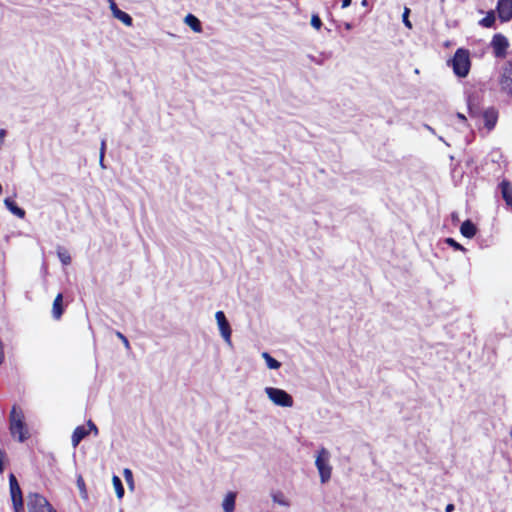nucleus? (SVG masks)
I'll return each mask as SVG.
<instances>
[{
  "mask_svg": "<svg viewBox=\"0 0 512 512\" xmlns=\"http://www.w3.org/2000/svg\"><path fill=\"white\" fill-rule=\"evenodd\" d=\"M64 312L63 308V296L61 293H59L54 301H53V308H52V314L55 319H60Z\"/></svg>",
  "mask_w": 512,
  "mask_h": 512,
  "instance_id": "nucleus-17",
  "label": "nucleus"
},
{
  "mask_svg": "<svg viewBox=\"0 0 512 512\" xmlns=\"http://www.w3.org/2000/svg\"><path fill=\"white\" fill-rule=\"evenodd\" d=\"M99 162H100V166H101L102 168H105V165H104V157H102V154H100Z\"/></svg>",
  "mask_w": 512,
  "mask_h": 512,
  "instance_id": "nucleus-39",
  "label": "nucleus"
},
{
  "mask_svg": "<svg viewBox=\"0 0 512 512\" xmlns=\"http://www.w3.org/2000/svg\"><path fill=\"white\" fill-rule=\"evenodd\" d=\"M455 509L453 504H448L445 508V512H453Z\"/></svg>",
  "mask_w": 512,
  "mask_h": 512,
  "instance_id": "nucleus-35",
  "label": "nucleus"
},
{
  "mask_svg": "<svg viewBox=\"0 0 512 512\" xmlns=\"http://www.w3.org/2000/svg\"><path fill=\"white\" fill-rule=\"evenodd\" d=\"M57 255L63 265H69L71 263V256L64 249L58 248Z\"/></svg>",
  "mask_w": 512,
  "mask_h": 512,
  "instance_id": "nucleus-23",
  "label": "nucleus"
},
{
  "mask_svg": "<svg viewBox=\"0 0 512 512\" xmlns=\"http://www.w3.org/2000/svg\"><path fill=\"white\" fill-rule=\"evenodd\" d=\"M501 193L507 205L512 207V185L509 181L503 180L500 183Z\"/></svg>",
  "mask_w": 512,
  "mask_h": 512,
  "instance_id": "nucleus-15",
  "label": "nucleus"
},
{
  "mask_svg": "<svg viewBox=\"0 0 512 512\" xmlns=\"http://www.w3.org/2000/svg\"><path fill=\"white\" fill-rule=\"evenodd\" d=\"M215 319L218 325V329L221 337L228 346H232V329L223 311H217L215 313Z\"/></svg>",
  "mask_w": 512,
  "mask_h": 512,
  "instance_id": "nucleus-8",
  "label": "nucleus"
},
{
  "mask_svg": "<svg viewBox=\"0 0 512 512\" xmlns=\"http://www.w3.org/2000/svg\"><path fill=\"white\" fill-rule=\"evenodd\" d=\"M7 461L6 452L0 448V474H2L5 470V462Z\"/></svg>",
  "mask_w": 512,
  "mask_h": 512,
  "instance_id": "nucleus-27",
  "label": "nucleus"
},
{
  "mask_svg": "<svg viewBox=\"0 0 512 512\" xmlns=\"http://www.w3.org/2000/svg\"><path fill=\"white\" fill-rule=\"evenodd\" d=\"M105 149H106V142H105V140H102L101 147H100V154H102V157H104Z\"/></svg>",
  "mask_w": 512,
  "mask_h": 512,
  "instance_id": "nucleus-33",
  "label": "nucleus"
},
{
  "mask_svg": "<svg viewBox=\"0 0 512 512\" xmlns=\"http://www.w3.org/2000/svg\"><path fill=\"white\" fill-rule=\"evenodd\" d=\"M497 82L500 91L509 97H512V62L503 64L499 71Z\"/></svg>",
  "mask_w": 512,
  "mask_h": 512,
  "instance_id": "nucleus-7",
  "label": "nucleus"
},
{
  "mask_svg": "<svg viewBox=\"0 0 512 512\" xmlns=\"http://www.w3.org/2000/svg\"><path fill=\"white\" fill-rule=\"evenodd\" d=\"M499 18L506 22L512 17V0H499L497 5Z\"/></svg>",
  "mask_w": 512,
  "mask_h": 512,
  "instance_id": "nucleus-10",
  "label": "nucleus"
},
{
  "mask_svg": "<svg viewBox=\"0 0 512 512\" xmlns=\"http://www.w3.org/2000/svg\"><path fill=\"white\" fill-rule=\"evenodd\" d=\"M88 435V431L84 426H78L73 431L71 442L73 447H77L79 443Z\"/></svg>",
  "mask_w": 512,
  "mask_h": 512,
  "instance_id": "nucleus-14",
  "label": "nucleus"
},
{
  "mask_svg": "<svg viewBox=\"0 0 512 512\" xmlns=\"http://www.w3.org/2000/svg\"><path fill=\"white\" fill-rule=\"evenodd\" d=\"M236 493L229 492L223 499L222 508L224 512H234L235 510Z\"/></svg>",
  "mask_w": 512,
  "mask_h": 512,
  "instance_id": "nucleus-16",
  "label": "nucleus"
},
{
  "mask_svg": "<svg viewBox=\"0 0 512 512\" xmlns=\"http://www.w3.org/2000/svg\"><path fill=\"white\" fill-rule=\"evenodd\" d=\"M112 482H113V486L115 488L117 497L119 499H122L125 495V489L122 484V480L117 475H113Z\"/></svg>",
  "mask_w": 512,
  "mask_h": 512,
  "instance_id": "nucleus-20",
  "label": "nucleus"
},
{
  "mask_svg": "<svg viewBox=\"0 0 512 512\" xmlns=\"http://www.w3.org/2000/svg\"><path fill=\"white\" fill-rule=\"evenodd\" d=\"M9 431L12 437H17L21 443L25 442L30 436L24 413L17 405L12 407L9 414Z\"/></svg>",
  "mask_w": 512,
  "mask_h": 512,
  "instance_id": "nucleus-1",
  "label": "nucleus"
},
{
  "mask_svg": "<svg viewBox=\"0 0 512 512\" xmlns=\"http://www.w3.org/2000/svg\"><path fill=\"white\" fill-rule=\"evenodd\" d=\"M350 4H351V0H343L342 8H347L348 6H350Z\"/></svg>",
  "mask_w": 512,
  "mask_h": 512,
  "instance_id": "nucleus-37",
  "label": "nucleus"
},
{
  "mask_svg": "<svg viewBox=\"0 0 512 512\" xmlns=\"http://www.w3.org/2000/svg\"><path fill=\"white\" fill-rule=\"evenodd\" d=\"M483 118L485 127L491 131L497 123L498 112L494 108H488L483 112Z\"/></svg>",
  "mask_w": 512,
  "mask_h": 512,
  "instance_id": "nucleus-11",
  "label": "nucleus"
},
{
  "mask_svg": "<svg viewBox=\"0 0 512 512\" xmlns=\"http://www.w3.org/2000/svg\"><path fill=\"white\" fill-rule=\"evenodd\" d=\"M491 46L493 48L495 56L503 58L507 53L509 42L507 38L502 34H496L492 39Z\"/></svg>",
  "mask_w": 512,
  "mask_h": 512,
  "instance_id": "nucleus-9",
  "label": "nucleus"
},
{
  "mask_svg": "<svg viewBox=\"0 0 512 512\" xmlns=\"http://www.w3.org/2000/svg\"><path fill=\"white\" fill-rule=\"evenodd\" d=\"M272 500L275 504L280 506L289 507L290 501L286 498V496L282 492H275L272 495Z\"/></svg>",
  "mask_w": 512,
  "mask_h": 512,
  "instance_id": "nucleus-22",
  "label": "nucleus"
},
{
  "mask_svg": "<svg viewBox=\"0 0 512 512\" xmlns=\"http://www.w3.org/2000/svg\"><path fill=\"white\" fill-rule=\"evenodd\" d=\"M311 25H312V27H314L317 30H319L321 28L322 21H321V19L319 18L318 15H316V14L312 15V17H311Z\"/></svg>",
  "mask_w": 512,
  "mask_h": 512,
  "instance_id": "nucleus-29",
  "label": "nucleus"
},
{
  "mask_svg": "<svg viewBox=\"0 0 512 512\" xmlns=\"http://www.w3.org/2000/svg\"><path fill=\"white\" fill-rule=\"evenodd\" d=\"M451 65L458 77H466L470 70L469 52L464 49H458L451 60Z\"/></svg>",
  "mask_w": 512,
  "mask_h": 512,
  "instance_id": "nucleus-3",
  "label": "nucleus"
},
{
  "mask_svg": "<svg viewBox=\"0 0 512 512\" xmlns=\"http://www.w3.org/2000/svg\"><path fill=\"white\" fill-rule=\"evenodd\" d=\"M345 28H346L347 30H351V29H352V25H351V23H348V22H347V23H345Z\"/></svg>",
  "mask_w": 512,
  "mask_h": 512,
  "instance_id": "nucleus-41",
  "label": "nucleus"
},
{
  "mask_svg": "<svg viewBox=\"0 0 512 512\" xmlns=\"http://www.w3.org/2000/svg\"><path fill=\"white\" fill-rule=\"evenodd\" d=\"M460 232L466 238H473L476 235L477 228L470 220H466L462 223Z\"/></svg>",
  "mask_w": 512,
  "mask_h": 512,
  "instance_id": "nucleus-18",
  "label": "nucleus"
},
{
  "mask_svg": "<svg viewBox=\"0 0 512 512\" xmlns=\"http://www.w3.org/2000/svg\"><path fill=\"white\" fill-rule=\"evenodd\" d=\"M122 475L126 481V483H128V468H124L123 471H122Z\"/></svg>",
  "mask_w": 512,
  "mask_h": 512,
  "instance_id": "nucleus-34",
  "label": "nucleus"
},
{
  "mask_svg": "<svg viewBox=\"0 0 512 512\" xmlns=\"http://www.w3.org/2000/svg\"><path fill=\"white\" fill-rule=\"evenodd\" d=\"M77 487L79 488L80 490V493L82 495L83 498H87V492H86V487H85V482L82 478V476H79L77 478Z\"/></svg>",
  "mask_w": 512,
  "mask_h": 512,
  "instance_id": "nucleus-26",
  "label": "nucleus"
},
{
  "mask_svg": "<svg viewBox=\"0 0 512 512\" xmlns=\"http://www.w3.org/2000/svg\"><path fill=\"white\" fill-rule=\"evenodd\" d=\"M495 22V15L493 11L487 13V15L480 20V24L484 27H491Z\"/></svg>",
  "mask_w": 512,
  "mask_h": 512,
  "instance_id": "nucleus-24",
  "label": "nucleus"
},
{
  "mask_svg": "<svg viewBox=\"0 0 512 512\" xmlns=\"http://www.w3.org/2000/svg\"><path fill=\"white\" fill-rule=\"evenodd\" d=\"M9 490L14 512H24V501L20 484L13 473L9 474Z\"/></svg>",
  "mask_w": 512,
  "mask_h": 512,
  "instance_id": "nucleus-5",
  "label": "nucleus"
},
{
  "mask_svg": "<svg viewBox=\"0 0 512 512\" xmlns=\"http://www.w3.org/2000/svg\"><path fill=\"white\" fill-rule=\"evenodd\" d=\"M361 5L363 7H367L368 6V0H362Z\"/></svg>",
  "mask_w": 512,
  "mask_h": 512,
  "instance_id": "nucleus-42",
  "label": "nucleus"
},
{
  "mask_svg": "<svg viewBox=\"0 0 512 512\" xmlns=\"http://www.w3.org/2000/svg\"><path fill=\"white\" fill-rule=\"evenodd\" d=\"M457 117H458V119H460V120H462V121H465V120H466L465 115H464V114H462V113H457Z\"/></svg>",
  "mask_w": 512,
  "mask_h": 512,
  "instance_id": "nucleus-40",
  "label": "nucleus"
},
{
  "mask_svg": "<svg viewBox=\"0 0 512 512\" xmlns=\"http://www.w3.org/2000/svg\"><path fill=\"white\" fill-rule=\"evenodd\" d=\"M330 452L322 447L317 451L315 458V466L319 472L320 480L326 483L330 480L332 474V466L330 465Z\"/></svg>",
  "mask_w": 512,
  "mask_h": 512,
  "instance_id": "nucleus-2",
  "label": "nucleus"
},
{
  "mask_svg": "<svg viewBox=\"0 0 512 512\" xmlns=\"http://www.w3.org/2000/svg\"><path fill=\"white\" fill-rule=\"evenodd\" d=\"M118 338H120L126 348H128V337L121 332H116Z\"/></svg>",
  "mask_w": 512,
  "mask_h": 512,
  "instance_id": "nucleus-31",
  "label": "nucleus"
},
{
  "mask_svg": "<svg viewBox=\"0 0 512 512\" xmlns=\"http://www.w3.org/2000/svg\"><path fill=\"white\" fill-rule=\"evenodd\" d=\"M468 110L471 117H477L479 115L478 107L474 105L470 99L468 101Z\"/></svg>",
  "mask_w": 512,
  "mask_h": 512,
  "instance_id": "nucleus-28",
  "label": "nucleus"
},
{
  "mask_svg": "<svg viewBox=\"0 0 512 512\" xmlns=\"http://www.w3.org/2000/svg\"><path fill=\"white\" fill-rule=\"evenodd\" d=\"M510 437H511V439H512V430L510 431Z\"/></svg>",
  "mask_w": 512,
  "mask_h": 512,
  "instance_id": "nucleus-44",
  "label": "nucleus"
},
{
  "mask_svg": "<svg viewBox=\"0 0 512 512\" xmlns=\"http://www.w3.org/2000/svg\"><path fill=\"white\" fill-rule=\"evenodd\" d=\"M445 0H441V2H444Z\"/></svg>",
  "mask_w": 512,
  "mask_h": 512,
  "instance_id": "nucleus-45",
  "label": "nucleus"
},
{
  "mask_svg": "<svg viewBox=\"0 0 512 512\" xmlns=\"http://www.w3.org/2000/svg\"><path fill=\"white\" fill-rule=\"evenodd\" d=\"M446 243H447L449 246H451V247H453L454 249H456V250L465 251V248H464L462 245H460L458 242H456L453 238H447V239H446Z\"/></svg>",
  "mask_w": 512,
  "mask_h": 512,
  "instance_id": "nucleus-30",
  "label": "nucleus"
},
{
  "mask_svg": "<svg viewBox=\"0 0 512 512\" xmlns=\"http://www.w3.org/2000/svg\"><path fill=\"white\" fill-rule=\"evenodd\" d=\"M4 205L13 215L17 216L18 218L23 219L25 217V210L18 206V204L13 199L9 197L5 198Z\"/></svg>",
  "mask_w": 512,
  "mask_h": 512,
  "instance_id": "nucleus-12",
  "label": "nucleus"
},
{
  "mask_svg": "<svg viewBox=\"0 0 512 512\" xmlns=\"http://www.w3.org/2000/svg\"><path fill=\"white\" fill-rule=\"evenodd\" d=\"M109 8L115 18L120 20L124 25L128 26V13L120 10L115 0H107Z\"/></svg>",
  "mask_w": 512,
  "mask_h": 512,
  "instance_id": "nucleus-13",
  "label": "nucleus"
},
{
  "mask_svg": "<svg viewBox=\"0 0 512 512\" xmlns=\"http://www.w3.org/2000/svg\"><path fill=\"white\" fill-rule=\"evenodd\" d=\"M88 425H89L91 430H94L97 433V431H98L97 427H96V425L91 420L88 421Z\"/></svg>",
  "mask_w": 512,
  "mask_h": 512,
  "instance_id": "nucleus-36",
  "label": "nucleus"
},
{
  "mask_svg": "<svg viewBox=\"0 0 512 512\" xmlns=\"http://www.w3.org/2000/svg\"><path fill=\"white\" fill-rule=\"evenodd\" d=\"M129 489H130V491H131V490H133V482H132V480H131V479H130V486H129Z\"/></svg>",
  "mask_w": 512,
  "mask_h": 512,
  "instance_id": "nucleus-43",
  "label": "nucleus"
},
{
  "mask_svg": "<svg viewBox=\"0 0 512 512\" xmlns=\"http://www.w3.org/2000/svg\"><path fill=\"white\" fill-rule=\"evenodd\" d=\"M29 512H57L49 501L39 493H29L27 496Z\"/></svg>",
  "mask_w": 512,
  "mask_h": 512,
  "instance_id": "nucleus-6",
  "label": "nucleus"
},
{
  "mask_svg": "<svg viewBox=\"0 0 512 512\" xmlns=\"http://www.w3.org/2000/svg\"><path fill=\"white\" fill-rule=\"evenodd\" d=\"M409 14H410V9L408 7H405L404 11H403V15H402V21L408 29H412V23L409 20Z\"/></svg>",
  "mask_w": 512,
  "mask_h": 512,
  "instance_id": "nucleus-25",
  "label": "nucleus"
},
{
  "mask_svg": "<svg viewBox=\"0 0 512 512\" xmlns=\"http://www.w3.org/2000/svg\"><path fill=\"white\" fill-rule=\"evenodd\" d=\"M4 361H5V354H4V351H3V344L0 341V365L3 364Z\"/></svg>",
  "mask_w": 512,
  "mask_h": 512,
  "instance_id": "nucleus-32",
  "label": "nucleus"
},
{
  "mask_svg": "<svg viewBox=\"0 0 512 512\" xmlns=\"http://www.w3.org/2000/svg\"><path fill=\"white\" fill-rule=\"evenodd\" d=\"M264 391L268 399L276 406L290 408L294 404L292 396L283 389L266 387Z\"/></svg>",
  "mask_w": 512,
  "mask_h": 512,
  "instance_id": "nucleus-4",
  "label": "nucleus"
},
{
  "mask_svg": "<svg viewBox=\"0 0 512 512\" xmlns=\"http://www.w3.org/2000/svg\"><path fill=\"white\" fill-rule=\"evenodd\" d=\"M424 127L428 130V132H431L432 134L435 133L434 129L431 126L425 124Z\"/></svg>",
  "mask_w": 512,
  "mask_h": 512,
  "instance_id": "nucleus-38",
  "label": "nucleus"
},
{
  "mask_svg": "<svg viewBox=\"0 0 512 512\" xmlns=\"http://www.w3.org/2000/svg\"><path fill=\"white\" fill-rule=\"evenodd\" d=\"M184 22L186 25H188L194 32L196 33H200L202 32V25H201V22L200 20L192 15V14H188L185 19H184Z\"/></svg>",
  "mask_w": 512,
  "mask_h": 512,
  "instance_id": "nucleus-19",
  "label": "nucleus"
},
{
  "mask_svg": "<svg viewBox=\"0 0 512 512\" xmlns=\"http://www.w3.org/2000/svg\"><path fill=\"white\" fill-rule=\"evenodd\" d=\"M262 358L265 360L266 365L269 369H279L281 367V363L274 359L269 353L263 352Z\"/></svg>",
  "mask_w": 512,
  "mask_h": 512,
  "instance_id": "nucleus-21",
  "label": "nucleus"
}]
</instances>
